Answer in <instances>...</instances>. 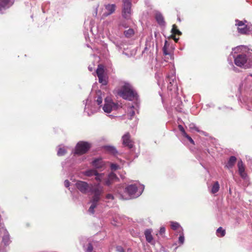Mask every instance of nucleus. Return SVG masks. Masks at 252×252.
<instances>
[{
  "label": "nucleus",
  "mask_w": 252,
  "mask_h": 252,
  "mask_svg": "<svg viewBox=\"0 0 252 252\" xmlns=\"http://www.w3.org/2000/svg\"><path fill=\"white\" fill-rule=\"evenodd\" d=\"M144 188L143 185H139L138 187L135 184L129 185L125 188V194H120V198L128 200L137 197L142 194Z\"/></svg>",
  "instance_id": "nucleus-1"
},
{
  "label": "nucleus",
  "mask_w": 252,
  "mask_h": 252,
  "mask_svg": "<svg viewBox=\"0 0 252 252\" xmlns=\"http://www.w3.org/2000/svg\"><path fill=\"white\" fill-rule=\"evenodd\" d=\"M118 94L123 98L132 101L137 98V93L132 86L128 83H125L118 91Z\"/></svg>",
  "instance_id": "nucleus-2"
},
{
  "label": "nucleus",
  "mask_w": 252,
  "mask_h": 252,
  "mask_svg": "<svg viewBox=\"0 0 252 252\" xmlns=\"http://www.w3.org/2000/svg\"><path fill=\"white\" fill-rule=\"evenodd\" d=\"M103 193V188H96L93 191V196L91 200V205L90 207L88 212L91 214H94V209L96 207L98 202L100 199V196Z\"/></svg>",
  "instance_id": "nucleus-3"
},
{
  "label": "nucleus",
  "mask_w": 252,
  "mask_h": 252,
  "mask_svg": "<svg viewBox=\"0 0 252 252\" xmlns=\"http://www.w3.org/2000/svg\"><path fill=\"white\" fill-rule=\"evenodd\" d=\"M95 179L99 182H104V184L106 186L111 185L113 182L118 180L116 175L114 173H110L107 177L104 173H98L95 175Z\"/></svg>",
  "instance_id": "nucleus-4"
},
{
  "label": "nucleus",
  "mask_w": 252,
  "mask_h": 252,
  "mask_svg": "<svg viewBox=\"0 0 252 252\" xmlns=\"http://www.w3.org/2000/svg\"><path fill=\"white\" fill-rule=\"evenodd\" d=\"M76 188L83 193L86 194L88 192H92L96 188H102L99 187V183L95 186L89 185L87 182L82 181H78L75 184Z\"/></svg>",
  "instance_id": "nucleus-5"
},
{
  "label": "nucleus",
  "mask_w": 252,
  "mask_h": 252,
  "mask_svg": "<svg viewBox=\"0 0 252 252\" xmlns=\"http://www.w3.org/2000/svg\"><path fill=\"white\" fill-rule=\"evenodd\" d=\"M122 16L126 19H129L132 14L131 0H123Z\"/></svg>",
  "instance_id": "nucleus-6"
},
{
  "label": "nucleus",
  "mask_w": 252,
  "mask_h": 252,
  "mask_svg": "<svg viewBox=\"0 0 252 252\" xmlns=\"http://www.w3.org/2000/svg\"><path fill=\"white\" fill-rule=\"evenodd\" d=\"M235 25L237 26V30L239 33L243 34H247L250 31L249 28L248 27L246 23V20L240 21L236 19L235 20Z\"/></svg>",
  "instance_id": "nucleus-7"
},
{
  "label": "nucleus",
  "mask_w": 252,
  "mask_h": 252,
  "mask_svg": "<svg viewBox=\"0 0 252 252\" xmlns=\"http://www.w3.org/2000/svg\"><path fill=\"white\" fill-rule=\"evenodd\" d=\"M104 102L103 110L105 113H109L112 110L117 109L118 105L114 103L110 97H106L105 98Z\"/></svg>",
  "instance_id": "nucleus-8"
},
{
  "label": "nucleus",
  "mask_w": 252,
  "mask_h": 252,
  "mask_svg": "<svg viewBox=\"0 0 252 252\" xmlns=\"http://www.w3.org/2000/svg\"><path fill=\"white\" fill-rule=\"evenodd\" d=\"M90 148V144L87 142L81 141L77 143L75 154L82 155L86 153Z\"/></svg>",
  "instance_id": "nucleus-9"
},
{
  "label": "nucleus",
  "mask_w": 252,
  "mask_h": 252,
  "mask_svg": "<svg viewBox=\"0 0 252 252\" xmlns=\"http://www.w3.org/2000/svg\"><path fill=\"white\" fill-rule=\"evenodd\" d=\"M96 73L98 78L99 82L103 85H106L107 84V78L104 74L103 66L99 64L96 69Z\"/></svg>",
  "instance_id": "nucleus-10"
},
{
  "label": "nucleus",
  "mask_w": 252,
  "mask_h": 252,
  "mask_svg": "<svg viewBox=\"0 0 252 252\" xmlns=\"http://www.w3.org/2000/svg\"><path fill=\"white\" fill-rule=\"evenodd\" d=\"M248 61V58L245 54H242L238 55L234 59V62L237 66L242 67L245 66L247 67H250L251 66H248L247 64Z\"/></svg>",
  "instance_id": "nucleus-11"
},
{
  "label": "nucleus",
  "mask_w": 252,
  "mask_h": 252,
  "mask_svg": "<svg viewBox=\"0 0 252 252\" xmlns=\"http://www.w3.org/2000/svg\"><path fill=\"white\" fill-rule=\"evenodd\" d=\"M123 144L128 148H132L133 143L130 139V136L128 133H126L122 137Z\"/></svg>",
  "instance_id": "nucleus-12"
},
{
  "label": "nucleus",
  "mask_w": 252,
  "mask_h": 252,
  "mask_svg": "<svg viewBox=\"0 0 252 252\" xmlns=\"http://www.w3.org/2000/svg\"><path fill=\"white\" fill-rule=\"evenodd\" d=\"M13 3V0H0V11L9 8Z\"/></svg>",
  "instance_id": "nucleus-13"
},
{
  "label": "nucleus",
  "mask_w": 252,
  "mask_h": 252,
  "mask_svg": "<svg viewBox=\"0 0 252 252\" xmlns=\"http://www.w3.org/2000/svg\"><path fill=\"white\" fill-rule=\"evenodd\" d=\"M238 168L240 175L243 178L246 177V173L245 172V167L243 163L241 160H240L238 162Z\"/></svg>",
  "instance_id": "nucleus-14"
},
{
  "label": "nucleus",
  "mask_w": 252,
  "mask_h": 252,
  "mask_svg": "<svg viewBox=\"0 0 252 252\" xmlns=\"http://www.w3.org/2000/svg\"><path fill=\"white\" fill-rule=\"evenodd\" d=\"M92 164L93 166L97 169L102 168L104 165V162L101 159H96L94 160L92 162Z\"/></svg>",
  "instance_id": "nucleus-15"
},
{
  "label": "nucleus",
  "mask_w": 252,
  "mask_h": 252,
  "mask_svg": "<svg viewBox=\"0 0 252 252\" xmlns=\"http://www.w3.org/2000/svg\"><path fill=\"white\" fill-rule=\"evenodd\" d=\"M10 242L9 234L7 230H5L2 237V242L5 246H7L10 243Z\"/></svg>",
  "instance_id": "nucleus-16"
},
{
  "label": "nucleus",
  "mask_w": 252,
  "mask_h": 252,
  "mask_svg": "<svg viewBox=\"0 0 252 252\" xmlns=\"http://www.w3.org/2000/svg\"><path fill=\"white\" fill-rule=\"evenodd\" d=\"M105 8L107 11V13L104 14L105 16L110 15L113 13L115 10V4H108L106 5Z\"/></svg>",
  "instance_id": "nucleus-17"
},
{
  "label": "nucleus",
  "mask_w": 252,
  "mask_h": 252,
  "mask_svg": "<svg viewBox=\"0 0 252 252\" xmlns=\"http://www.w3.org/2000/svg\"><path fill=\"white\" fill-rule=\"evenodd\" d=\"M236 161V158L234 156H231L229 160L228 161L227 164H226L225 166L227 168H231L235 164V162Z\"/></svg>",
  "instance_id": "nucleus-18"
},
{
  "label": "nucleus",
  "mask_w": 252,
  "mask_h": 252,
  "mask_svg": "<svg viewBox=\"0 0 252 252\" xmlns=\"http://www.w3.org/2000/svg\"><path fill=\"white\" fill-rule=\"evenodd\" d=\"M97 173V171L95 169H90L84 172L83 174L86 176L91 177L93 176H95Z\"/></svg>",
  "instance_id": "nucleus-19"
},
{
  "label": "nucleus",
  "mask_w": 252,
  "mask_h": 252,
  "mask_svg": "<svg viewBox=\"0 0 252 252\" xmlns=\"http://www.w3.org/2000/svg\"><path fill=\"white\" fill-rule=\"evenodd\" d=\"M145 235L146 239V240L149 242H152L153 240V237L151 234V231L149 229H147L145 232Z\"/></svg>",
  "instance_id": "nucleus-20"
},
{
  "label": "nucleus",
  "mask_w": 252,
  "mask_h": 252,
  "mask_svg": "<svg viewBox=\"0 0 252 252\" xmlns=\"http://www.w3.org/2000/svg\"><path fill=\"white\" fill-rule=\"evenodd\" d=\"M220 189V185L218 182H216L212 186L211 192L213 194L217 193Z\"/></svg>",
  "instance_id": "nucleus-21"
},
{
  "label": "nucleus",
  "mask_w": 252,
  "mask_h": 252,
  "mask_svg": "<svg viewBox=\"0 0 252 252\" xmlns=\"http://www.w3.org/2000/svg\"><path fill=\"white\" fill-rule=\"evenodd\" d=\"M134 34V31L132 29H128L127 30L125 31L124 34L126 37H131Z\"/></svg>",
  "instance_id": "nucleus-22"
},
{
  "label": "nucleus",
  "mask_w": 252,
  "mask_h": 252,
  "mask_svg": "<svg viewBox=\"0 0 252 252\" xmlns=\"http://www.w3.org/2000/svg\"><path fill=\"white\" fill-rule=\"evenodd\" d=\"M135 110V108L133 106H130L128 108L127 112H128V114L130 117V118H129L130 119H132L133 117L135 115V110Z\"/></svg>",
  "instance_id": "nucleus-23"
},
{
  "label": "nucleus",
  "mask_w": 252,
  "mask_h": 252,
  "mask_svg": "<svg viewBox=\"0 0 252 252\" xmlns=\"http://www.w3.org/2000/svg\"><path fill=\"white\" fill-rule=\"evenodd\" d=\"M156 18L157 22L159 24H162L164 23L163 17L160 13H157L156 15Z\"/></svg>",
  "instance_id": "nucleus-24"
},
{
  "label": "nucleus",
  "mask_w": 252,
  "mask_h": 252,
  "mask_svg": "<svg viewBox=\"0 0 252 252\" xmlns=\"http://www.w3.org/2000/svg\"><path fill=\"white\" fill-rule=\"evenodd\" d=\"M217 234L219 237H223L225 234V231L221 227H220L217 230Z\"/></svg>",
  "instance_id": "nucleus-25"
},
{
  "label": "nucleus",
  "mask_w": 252,
  "mask_h": 252,
  "mask_svg": "<svg viewBox=\"0 0 252 252\" xmlns=\"http://www.w3.org/2000/svg\"><path fill=\"white\" fill-rule=\"evenodd\" d=\"M169 46V44L168 43V41L167 40H165L164 42V47H163V52L164 55H169V53L167 51V49Z\"/></svg>",
  "instance_id": "nucleus-26"
},
{
  "label": "nucleus",
  "mask_w": 252,
  "mask_h": 252,
  "mask_svg": "<svg viewBox=\"0 0 252 252\" xmlns=\"http://www.w3.org/2000/svg\"><path fill=\"white\" fill-rule=\"evenodd\" d=\"M105 149L107 151L113 154H115L117 153L116 149L112 146H106Z\"/></svg>",
  "instance_id": "nucleus-27"
},
{
  "label": "nucleus",
  "mask_w": 252,
  "mask_h": 252,
  "mask_svg": "<svg viewBox=\"0 0 252 252\" xmlns=\"http://www.w3.org/2000/svg\"><path fill=\"white\" fill-rule=\"evenodd\" d=\"M172 32L173 34H177L178 35L181 34V32L177 29V26L175 25H173Z\"/></svg>",
  "instance_id": "nucleus-28"
},
{
  "label": "nucleus",
  "mask_w": 252,
  "mask_h": 252,
  "mask_svg": "<svg viewBox=\"0 0 252 252\" xmlns=\"http://www.w3.org/2000/svg\"><path fill=\"white\" fill-rule=\"evenodd\" d=\"M171 226L173 230H177L180 227V224L176 222H171Z\"/></svg>",
  "instance_id": "nucleus-29"
},
{
  "label": "nucleus",
  "mask_w": 252,
  "mask_h": 252,
  "mask_svg": "<svg viewBox=\"0 0 252 252\" xmlns=\"http://www.w3.org/2000/svg\"><path fill=\"white\" fill-rule=\"evenodd\" d=\"M66 153V151L64 149L59 148L58 151L57 155L59 156H62L64 155Z\"/></svg>",
  "instance_id": "nucleus-30"
},
{
  "label": "nucleus",
  "mask_w": 252,
  "mask_h": 252,
  "mask_svg": "<svg viewBox=\"0 0 252 252\" xmlns=\"http://www.w3.org/2000/svg\"><path fill=\"white\" fill-rule=\"evenodd\" d=\"M183 136L186 137L191 144H194V142L193 139L187 133L185 134Z\"/></svg>",
  "instance_id": "nucleus-31"
},
{
  "label": "nucleus",
  "mask_w": 252,
  "mask_h": 252,
  "mask_svg": "<svg viewBox=\"0 0 252 252\" xmlns=\"http://www.w3.org/2000/svg\"><path fill=\"white\" fill-rule=\"evenodd\" d=\"M179 129L181 131V132L182 133L183 136H184L185 134H186L187 133L186 132L183 126L182 125H179L178 126Z\"/></svg>",
  "instance_id": "nucleus-32"
},
{
  "label": "nucleus",
  "mask_w": 252,
  "mask_h": 252,
  "mask_svg": "<svg viewBox=\"0 0 252 252\" xmlns=\"http://www.w3.org/2000/svg\"><path fill=\"white\" fill-rule=\"evenodd\" d=\"M189 128L190 129H194L195 131L199 132V130L197 127H196L194 124H191L189 125Z\"/></svg>",
  "instance_id": "nucleus-33"
},
{
  "label": "nucleus",
  "mask_w": 252,
  "mask_h": 252,
  "mask_svg": "<svg viewBox=\"0 0 252 252\" xmlns=\"http://www.w3.org/2000/svg\"><path fill=\"white\" fill-rule=\"evenodd\" d=\"M179 242L183 244L184 242V236L183 234L181 235L179 238Z\"/></svg>",
  "instance_id": "nucleus-34"
},
{
  "label": "nucleus",
  "mask_w": 252,
  "mask_h": 252,
  "mask_svg": "<svg viewBox=\"0 0 252 252\" xmlns=\"http://www.w3.org/2000/svg\"><path fill=\"white\" fill-rule=\"evenodd\" d=\"M110 167L112 170H116L118 168V166L116 164L112 163Z\"/></svg>",
  "instance_id": "nucleus-35"
},
{
  "label": "nucleus",
  "mask_w": 252,
  "mask_h": 252,
  "mask_svg": "<svg viewBox=\"0 0 252 252\" xmlns=\"http://www.w3.org/2000/svg\"><path fill=\"white\" fill-rule=\"evenodd\" d=\"M96 101V102H97L98 105L101 104L102 103V97L101 96H98L97 97V98Z\"/></svg>",
  "instance_id": "nucleus-36"
},
{
  "label": "nucleus",
  "mask_w": 252,
  "mask_h": 252,
  "mask_svg": "<svg viewBox=\"0 0 252 252\" xmlns=\"http://www.w3.org/2000/svg\"><path fill=\"white\" fill-rule=\"evenodd\" d=\"M106 198L108 200L109 199L113 200L114 197L112 194L109 193L106 195Z\"/></svg>",
  "instance_id": "nucleus-37"
},
{
  "label": "nucleus",
  "mask_w": 252,
  "mask_h": 252,
  "mask_svg": "<svg viewBox=\"0 0 252 252\" xmlns=\"http://www.w3.org/2000/svg\"><path fill=\"white\" fill-rule=\"evenodd\" d=\"M93 250V247L91 244H89L88 245V247L87 248V252H91Z\"/></svg>",
  "instance_id": "nucleus-38"
},
{
  "label": "nucleus",
  "mask_w": 252,
  "mask_h": 252,
  "mask_svg": "<svg viewBox=\"0 0 252 252\" xmlns=\"http://www.w3.org/2000/svg\"><path fill=\"white\" fill-rule=\"evenodd\" d=\"M116 251L118 252H124V250L121 246H117Z\"/></svg>",
  "instance_id": "nucleus-39"
},
{
  "label": "nucleus",
  "mask_w": 252,
  "mask_h": 252,
  "mask_svg": "<svg viewBox=\"0 0 252 252\" xmlns=\"http://www.w3.org/2000/svg\"><path fill=\"white\" fill-rule=\"evenodd\" d=\"M64 186L66 187V188H68L69 187V185H70V183L68 181V180H65L64 182Z\"/></svg>",
  "instance_id": "nucleus-40"
},
{
  "label": "nucleus",
  "mask_w": 252,
  "mask_h": 252,
  "mask_svg": "<svg viewBox=\"0 0 252 252\" xmlns=\"http://www.w3.org/2000/svg\"><path fill=\"white\" fill-rule=\"evenodd\" d=\"M165 229L164 227H161L160 229L159 232L161 234L164 233L165 232Z\"/></svg>",
  "instance_id": "nucleus-41"
},
{
  "label": "nucleus",
  "mask_w": 252,
  "mask_h": 252,
  "mask_svg": "<svg viewBox=\"0 0 252 252\" xmlns=\"http://www.w3.org/2000/svg\"><path fill=\"white\" fill-rule=\"evenodd\" d=\"M170 84H171L172 86H174L175 87H177L176 83H174V79H172V82L171 81H170Z\"/></svg>",
  "instance_id": "nucleus-42"
},
{
  "label": "nucleus",
  "mask_w": 252,
  "mask_h": 252,
  "mask_svg": "<svg viewBox=\"0 0 252 252\" xmlns=\"http://www.w3.org/2000/svg\"><path fill=\"white\" fill-rule=\"evenodd\" d=\"M247 79L249 80H251V79H252V74L248 75L247 77Z\"/></svg>",
  "instance_id": "nucleus-43"
},
{
  "label": "nucleus",
  "mask_w": 252,
  "mask_h": 252,
  "mask_svg": "<svg viewBox=\"0 0 252 252\" xmlns=\"http://www.w3.org/2000/svg\"><path fill=\"white\" fill-rule=\"evenodd\" d=\"M116 47H117V48L119 50H120L121 49V47H120L119 45H118V44H116Z\"/></svg>",
  "instance_id": "nucleus-44"
},
{
  "label": "nucleus",
  "mask_w": 252,
  "mask_h": 252,
  "mask_svg": "<svg viewBox=\"0 0 252 252\" xmlns=\"http://www.w3.org/2000/svg\"><path fill=\"white\" fill-rule=\"evenodd\" d=\"M174 40L176 42H178V38H177L176 37H174Z\"/></svg>",
  "instance_id": "nucleus-45"
},
{
  "label": "nucleus",
  "mask_w": 252,
  "mask_h": 252,
  "mask_svg": "<svg viewBox=\"0 0 252 252\" xmlns=\"http://www.w3.org/2000/svg\"><path fill=\"white\" fill-rule=\"evenodd\" d=\"M97 7H97L96 8V9H95V16H96V15H97Z\"/></svg>",
  "instance_id": "nucleus-46"
},
{
  "label": "nucleus",
  "mask_w": 252,
  "mask_h": 252,
  "mask_svg": "<svg viewBox=\"0 0 252 252\" xmlns=\"http://www.w3.org/2000/svg\"><path fill=\"white\" fill-rule=\"evenodd\" d=\"M168 88L169 89H170V90H172V88H170V86H168Z\"/></svg>",
  "instance_id": "nucleus-47"
},
{
  "label": "nucleus",
  "mask_w": 252,
  "mask_h": 252,
  "mask_svg": "<svg viewBox=\"0 0 252 252\" xmlns=\"http://www.w3.org/2000/svg\"><path fill=\"white\" fill-rule=\"evenodd\" d=\"M89 69H90V71L92 70V68L91 67H89Z\"/></svg>",
  "instance_id": "nucleus-48"
}]
</instances>
